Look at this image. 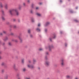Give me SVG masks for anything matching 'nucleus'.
Instances as JSON below:
<instances>
[{"instance_id":"21","label":"nucleus","mask_w":79,"mask_h":79,"mask_svg":"<svg viewBox=\"0 0 79 79\" xmlns=\"http://www.w3.org/2000/svg\"><path fill=\"white\" fill-rule=\"evenodd\" d=\"M21 7L20 6H19V8H18V9H19V10H20V9H21Z\"/></svg>"},{"instance_id":"18","label":"nucleus","mask_w":79,"mask_h":79,"mask_svg":"<svg viewBox=\"0 0 79 79\" xmlns=\"http://www.w3.org/2000/svg\"><path fill=\"white\" fill-rule=\"evenodd\" d=\"M28 33H30V32H31V30H28Z\"/></svg>"},{"instance_id":"29","label":"nucleus","mask_w":79,"mask_h":79,"mask_svg":"<svg viewBox=\"0 0 79 79\" xmlns=\"http://www.w3.org/2000/svg\"><path fill=\"white\" fill-rule=\"evenodd\" d=\"M30 12L31 13H33V11L32 10H31Z\"/></svg>"},{"instance_id":"33","label":"nucleus","mask_w":79,"mask_h":79,"mask_svg":"<svg viewBox=\"0 0 79 79\" xmlns=\"http://www.w3.org/2000/svg\"><path fill=\"white\" fill-rule=\"evenodd\" d=\"M2 73H3V72H4V70H2Z\"/></svg>"},{"instance_id":"22","label":"nucleus","mask_w":79,"mask_h":79,"mask_svg":"<svg viewBox=\"0 0 79 79\" xmlns=\"http://www.w3.org/2000/svg\"><path fill=\"white\" fill-rule=\"evenodd\" d=\"M38 27H40V23H38Z\"/></svg>"},{"instance_id":"42","label":"nucleus","mask_w":79,"mask_h":79,"mask_svg":"<svg viewBox=\"0 0 79 79\" xmlns=\"http://www.w3.org/2000/svg\"><path fill=\"white\" fill-rule=\"evenodd\" d=\"M75 79H78V77H76V78H75Z\"/></svg>"},{"instance_id":"45","label":"nucleus","mask_w":79,"mask_h":79,"mask_svg":"<svg viewBox=\"0 0 79 79\" xmlns=\"http://www.w3.org/2000/svg\"><path fill=\"white\" fill-rule=\"evenodd\" d=\"M47 29H45V32H47Z\"/></svg>"},{"instance_id":"2","label":"nucleus","mask_w":79,"mask_h":79,"mask_svg":"<svg viewBox=\"0 0 79 79\" xmlns=\"http://www.w3.org/2000/svg\"><path fill=\"white\" fill-rule=\"evenodd\" d=\"M45 65L47 66L50 65V62L48 61H45Z\"/></svg>"},{"instance_id":"11","label":"nucleus","mask_w":79,"mask_h":79,"mask_svg":"<svg viewBox=\"0 0 79 79\" xmlns=\"http://www.w3.org/2000/svg\"><path fill=\"white\" fill-rule=\"evenodd\" d=\"M67 78H68L69 79H70L71 78V77L69 75H67L66 76Z\"/></svg>"},{"instance_id":"46","label":"nucleus","mask_w":79,"mask_h":79,"mask_svg":"<svg viewBox=\"0 0 79 79\" xmlns=\"http://www.w3.org/2000/svg\"><path fill=\"white\" fill-rule=\"evenodd\" d=\"M30 2V1L29 0H28V3H29Z\"/></svg>"},{"instance_id":"24","label":"nucleus","mask_w":79,"mask_h":79,"mask_svg":"<svg viewBox=\"0 0 79 79\" xmlns=\"http://www.w3.org/2000/svg\"><path fill=\"white\" fill-rule=\"evenodd\" d=\"M31 21L32 22H34V19H31Z\"/></svg>"},{"instance_id":"31","label":"nucleus","mask_w":79,"mask_h":79,"mask_svg":"<svg viewBox=\"0 0 79 79\" xmlns=\"http://www.w3.org/2000/svg\"><path fill=\"white\" fill-rule=\"evenodd\" d=\"M46 54L47 55H48V52H47L46 53Z\"/></svg>"},{"instance_id":"5","label":"nucleus","mask_w":79,"mask_h":79,"mask_svg":"<svg viewBox=\"0 0 79 79\" xmlns=\"http://www.w3.org/2000/svg\"><path fill=\"white\" fill-rule=\"evenodd\" d=\"M52 47H53V46H49L48 47H46V49H48V48L49 50H50V49H51V48H52Z\"/></svg>"},{"instance_id":"40","label":"nucleus","mask_w":79,"mask_h":79,"mask_svg":"<svg viewBox=\"0 0 79 79\" xmlns=\"http://www.w3.org/2000/svg\"><path fill=\"white\" fill-rule=\"evenodd\" d=\"M56 37V36H54V37H53L54 39H55Z\"/></svg>"},{"instance_id":"50","label":"nucleus","mask_w":79,"mask_h":79,"mask_svg":"<svg viewBox=\"0 0 79 79\" xmlns=\"http://www.w3.org/2000/svg\"><path fill=\"white\" fill-rule=\"evenodd\" d=\"M11 35H13V33H11Z\"/></svg>"},{"instance_id":"49","label":"nucleus","mask_w":79,"mask_h":79,"mask_svg":"<svg viewBox=\"0 0 79 79\" xmlns=\"http://www.w3.org/2000/svg\"><path fill=\"white\" fill-rule=\"evenodd\" d=\"M38 69H40V67H38Z\"/></svg>"},{"instance_id":"57","label":"nucleus","mask_w":79,"mask_h":79,"mask_svg":"<svg viewBox=\"0 0 79 79\" xmlns=\"http://www.w3.org/2000/svg\"><path fill=\"white\" fill-rule=\"evenodd\" d=\"M16 42H18V41H17V40L16 41Z\"/></svg>"},{"instance_id":"6","label":"nucleus","mask_w":79,"mask_h":79,"mask_svg":"<svg viewBox=\"0 0 79 79\" xmlns=\"http://www.w3.org/2000/svg\"><path fill=\"white\" fill-rule=\"evenodd\" d=\"M8 75H6L4 77L5 79H8Z\"/></svg>"},{"instance_id":"17","label":"nucleus","mask_w":79,"mask_h":79,"mask_svg":"<svg viewBox=\"0 0 79 79\" xmlns=\"http://www.w3.org/2000/svg\"><path fill=\"white\" fill-rule=\"evenodd\" d=\"M13 68H14V69H15L16 68V65L14 64L13 66Z\"/></svg>"},{"instance_id":"53","label":"nucleus","mask_w":79,"mask_h":79,"mask_svg":"<svg viewBox=\"0 0 79 79\" xmlns=\"http://www.w3.org/2000/svg\"><path fill=\"white\" fill-rule=\"evenodd\" d=\"M16 26H14V27L15 28V27H16Z\"/></svg>"},{"instance_id":"38","label":"nucleus","mask_w":79,"mask_h":79,"mask_svg":"<svg viewBox=\"0 0 79 79\" xmlns=\"http://www.w3.org/2000/svg\"><path fill=\"white\" fill-rule=\"evenodd\" d=\"M49 39H50V41H52V40H51L52 38H49Z\"/></svg>"},{"instance_id":"13","label":"nucleus","mask_w":79,"mask_h":79,"mask_svg":"<svg viewBox=\"0 0 79 79\" xmlns=\"http://www.w3.org/2000/svg\"><path fill=\"white\" fill-rule=\"evenodd\" d=\"M64 61V60H62V63H61V64L62 65H64V63L63 62Z\"/></svg>"},{"instance_id":"34","label":"nucleus","mask_w":79,"mask_h":79,"mask_svg":"<svg viewBox=\"0 0 79 79\" xmlns=\"http://www.w3.org/2000/svg\"><path fill=\"white\" fill-rule=\"evenodd\" d=\"M25 79H30L29 78L26 77Z\"/></svg>"},{"instance_id":"23","label":"nucleus","mask_w":79,"mask_h":79,"mask_svg":"<svg viewBox=\"0 0 79 79\" xmlns=\"http://www.w3.org/2000/svg\"><path fill=\"white\" fill-rule=\"evenodd\" d=\"M40 51H42V50H43V49L42 48H40L39 49Z\"/></svg>"},{"instance_id":"47","label":"nucleus","mask_w":79,"mask_h":79,"mask_svg":"<svg viewBox=\"0 0 79 79\" xmlns=\"http://www.w3.org/2000/svg\"><path fill=\"white\" fill-rule=\"evenodd\" d=\"M60 34H62V33H63V32L62 31H60Z\"/></svg>"},{"instance_id":"15","label":"nucleus","mask_w":79,"mask_h":79,"mask_svg":"<svg viewBox=\"0 0 79 79\" xmlns=\"http://www.w3.org/2000/svg\"><path fill=\"white\" fill-rule=\"evenodd\" d=\"M5 63L2 62L1 64V65H2V66H3V65H5Z\"/></svg>"},{"instance_id":"1","label":"nucleus","mask_w":79,"mask_h":79,"mask_svg":"<svg viewBox=\"0 0 79 79\" xmlns=\"http://www.w3.org/2000/svg\"><path fill=\"white\" fill-rule=\"evenodd\" d=\"M18 10V9H13L9 10V12L11 15H15V14H16V15L18 16V15H19V13Z\"/></svg>"},{"instance_id":"19","label":"nucleus","mask_w":79,"mask_h":79,"mask_svg":"<svg viewBox=\"0 0 79 79\" xmlns=\"http://www.w3.org/2000/svg\"><path fill=\"white\" fill-rule=\"evenodd\" d=\"M3 33H4V34H6V31H3Z\"/></svg>"},{"instance_id":"55","label":"nucleus","mask_w":79,"mask_h":79,"mask_svg":"<svg viewBox=\"0 0 79 79\" xmlns=\"http://www.w3.org/2000/svg\"><path fill=\"white\" fill-rule=\"evenodd\" d=\"M60 2H61V0H60Z\"/></svg>"},{"instance_id":"41","label":"nucleus","mask_w":79,"mask_h":79,"mask_svg":"<svg viewBox=\"0 0 79 79\" xmlns=\"http://www.w3.org/2000/svg\"><path fill=\"white\" fill-rule=\"evenodd\" d=\"M28 62H29V63H31V60H29L28 61Z\"/></svg>"},{"instance_id":"36","label":"nucleus","mask_w":79,"mask_h":79,"mask_svg":"<svg viewBox=\"0 0 79 79\" xmlns=\"http://www.w3.org/2000/svg\"><path fill=\"white\" fill-rule=\"evenodd\" d=\"M2 13H4V11H3V10H2Z\"/></svg>"},{"instance_id":"39","label":"nucleus","mask_w":79,"mask_h":79,"mask_svg":"<svg viewBox=\"0 0 79 79\" xmlns=\"http://www.w3.org/2000/svg\"><path fill=\"white\" fill-rule=\"evenodd\" d=\"M34 4H32V6H34Z\"/></svg>"},{"instance_id":"16","label":"nucleus","mask_w":79,"mask_h":79,"mask_svg":"<svg viewBox=\"0 0 79 79\" xmlns=\"http://www.w3.org/2000/svg\"><path fill=\"white\" fill-rule=\"evenodd\" d=\"M75 21L76 22V23H78L79 22V21H78L77 20H75Z\"/></svg>"},{"instance_id":"14","label":"nucleus","mask_w":79,"mask_h":79,"mask_svg":"<svg viewBox=\"0 0 79 79\" xmlns=\"http://www.w3.org/2000/svg\"><path fill=\"white\" fill-rule=\"evenodd\" d=\"M36 15L37 16H41V15L39 13H36Z\"/></svg>"},{"instance_id":"56","label":"nucleus","mask_w":79,"mask_h":79,"mask_svg":"<svg viewBox=\"0 0 79 79\" xmlns=\"http://www.w3.org/2000/svg\"><path fill=\"white\" fill-rule=\"evenodd\" d=\"M18 79H20V78H18Z\"/></svg>"},{"instance_id":"44","label":"nucleus","mask_w":79,"mask_h":79,"mask_svg":"<svg viewBox=\"0 0 79 79\" xmlns=\"http://www.w3.org/2000/svg\"><path fill=\"white\" fill-rule=\"evenodd\" d=\"M42 3L41 2L40 3V5H42Z\"/></svg>"},{"instance_id":"20","label":"nucleus","mask_w":79,"mask_h":79,"mask_svg":"<svg viewBox=\"0 0 79 79\" xmlns=\"http://www.w3.org/2000/svg\"><path fill=\"white\" fill-rule=\"evenodd\" d=\"M24 59H22V62L23 63H24Z\"/></svg>"},{"instance_id":"25","label":"nucleus","mask_w":79,"mask_h":79,"mask_svg":"<svg viewBox=\"0 0 79 79\" xmlns=\"http://www.w3.org/2000/svg\"><path fill=\"white\" fill-rule=\"evenodd\" d=\"M2 20H5V18L3 17H2Z\"/></svg>"},{"instance_id":"10","label":"nucleus","mask_w":79,"mask_h":79,"mask_svg":"<svg viewBox=\"0 0 79 79\" xmlns=\"http://www.w3.org/2000/svg\"><path fill=\"white\" fill-rule=\"evenodd\" d=\"M8 39V37H6V38H5V39H4V41H6V40H7Z\"/></svg>"},{"instance_id":"35","label":"nucleus","mask_w":79,"mask_h":79,"mask_svg":"<svg viewBox=\"0 0 79 79\" xmlns=\"http://www.w3.org/2000/svg\"><path fill=\"white\" fill-rule=\"evenodd\" d=\"M39 8L38 7H37L36 8V10H38L39 9Z\"/></svg>"},{"instance_id":"37","label":"nucleus","mask_w":79,"mask_h":79,"mask_svg":"<svg viewBox=\"0 0 79 79\" xmlns=\"http://www.w3.org/2000/svg\"><path fill=\"white\" fill-rule=\"evenodd\" d=\"M47 59H48V58H47V57H45V60H47Z\"/></svg>"},{"instance_id":"52","label":"nucleus","mask_w":79,"mask_h":79,"mask_svg":"<svg viewBox=\"0 0 79 79\" xmlns=\"http://www.w3.org/2000/svg\"><path fill=\"white\" fill-rule=\"evenodd\" d=\"M65 44V46H66V45H67L66 43V44Z\"/></svg>"},{"instance_id":"51","label":"nucleus","mask_w":79,"mask_h":79,"mask_svg":"<svg viewBox=\"0 0 79 79\" xmlns=\"http://www.w3.org/2000/svg\"><path fill=\"white\" fill-rule=\"evenodd\" d=\"M16 21L15 19H14V21Z\"/></svg>"},{"instance_id":"27","label":"nucleus","mask_w":79,"mask_h":79,"mask_svg":"<svg viewBox=\"0 0 79 79\" xmlns=\"http://www.w3.org/2000/svg\"><path fill=\"white\" fill-rule=\"evenodd\" d=\"M30 36V37L31 38L33 37V36L31 35Z\"/></svg>"},{"instance_id":"12","label":"nucleus","mask_w":79,"mask_h":79,"mask_svg":"<svg viewBox=\"0 0 79 79\" xmlns=\"http://www.w3.org/2000/svg\"><path fill=\"white\" fill-rule=\"evenodd\" d=\"M0 7L1 8H2L3 7V5H2V3L1 2L0 3Z\"/></svg>"},{"instance_id":"30","label":"nucleus","mask_w":79,"mask_h":79,"mask_svg":"<svg viewBox=\"0 0 79 79\" xmlns=\"http://www.w3.org/2000/svg\"><path fill=\"white\" fill-rule=\"evenodd\" d=\"M23 6H25V5H26V4L25 3H23Z\"/></svg>"},{"instance_id":"3","label":"nucleus","mask_w":79,"mask_h":79,"mask_svg":"<svg viewBox=\"0 0 79 79\" xmlns=\"http://www.w3.org/2000/svg\"><path fill=\"white\" fill-rule=\"evenodd\" d=\"M28 67L29 68H34V66L33 65H31L29 64H28Z\"/></svg>"},{"instance_id":"48","label":"nucleus","mask_w":79,"mask_h":79,"mask_svg":"<svg viewBox=\"0 0 79 79\" xmlns=\"http://www.w3.org/2000/svg\"><path fill=\"white\" fill-rule=\"evenodd\" d=\"M1 58H2V57L0 56V59H1Z\"/></svg>"},{"instance_id":"26","label":"nucleus","mask_w":79,"mask_h":79,"mask_svg":"<svg viewBox=\"0 0 79 79\" xmlns=\"http://www.w3.org/2000/svg\"><path fill=\"white\" fill-rule=\"evenodd\" d=\"M9 45H11V44L10 42L9 43Z\"/></svg>"},{"instance_id":"32","label":"nucleus","mask_w":79,"mask_h":79,"mask_svg":"<svg viewBox=\"0 0 79 79\" xmlns=\"http://www.w3.org/2000/svg\"><path fill=\"white\" fill-rule=\"evenodd\" d=\"M23 70V71H26V69H24Z\"/></svg>"},{"instance_id":"9","label":"nucleus","mask_w":79,"mask_h":79,"mask_svg":"<svg viewBox=\"0 0 79 79\" xmlns=\"http://www.w3.org/2000/svg\"><path fill=\"white\" fill-rule=\"evenodd\" d=\"M50 23L49 22H47L45 25V26H48V25H49L50 24Z\"/></svg>"},{"instance_id":"43","label":"nucleus","mask_w":79,"mask_h":79,"mask_svg":"<svg viewBox=\"0 0 79 79\" xmlns=\"http://www.w3.org/2000/svg\"><path fill=\"white\" fill-rule=\"evenodd\" d=\"M0 34V35H3V34H2V33H1Z\"/></svg>"},{"instance_id":"54","label":"nucleus","mask_w":79,"mask_h":79,"mask_svg":"<svg viewBox=\"0 0 79 79\" xmlns=\"http://www.w3.org/2000/svg\"><path fill=\"white\" fill-rule=\"evenodd\" d=\"M2 53V52H0V53Z\"/></svg>"},{"instance_id":"7","label":"nucleus","mask_w":79,"mask_h":79,"mask_svg":"<svg viewBox=\"0 0 79 79\" xmlns=\"http://www.w3.org/2000/svg\"><path fill=\"white\" fill-rule=\"evenodd\" d=\"M36 31H37V32H40V28H37L36 29Z\"/></svg>"},{"instance_id":"8","label":"nucleus","mask_w":79,"mask_h":79,"mask_svg":"<svg viewBox=\"0 0 79 79\" xmlns=\"http://www.w3.org/2000/svg\"><path fill=\"white\" fill-rule=\"evenodd\" d=\"M33 64H35V63L36 62V60H35V59H33Z\"/></svg>"},{"instance_id":"28","label":"nucleus","mask_w":79,"mask_h":79,"mask_svg":"<svg viewBox=\"0 0 79 79\" xmlns=\"http://www.w3.org/2000/svg\"><path fill=\"white\" fill-rule=\"evenodd\" d=\"M19 39H20V40H22L21 39V38H20V37H19Z\"/></svg>"},{"instance_id":"4","label":"nucleus","mask_w":79,"mask_h":79,"mask_svg":"<svg viewBox=\"0 0 79 79\" xmlns=\"http://www.w3.org/2000/svg\"><path fill=\"white\" fill-rule=\"evenodd\" d=\"M4 8L5 10H7L8 9V6L7 4H6L4 6Z\"/></svg>"}]
</instances>
